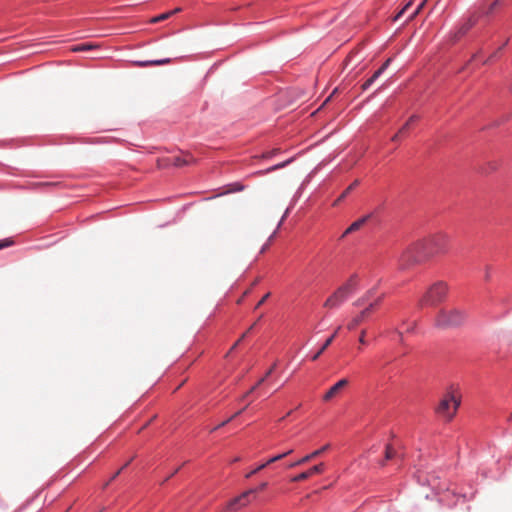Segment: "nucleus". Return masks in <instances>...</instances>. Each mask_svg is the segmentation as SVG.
Here are the masks:
<instances>
[{
	"label": "nucleus",
	"instance_id": "nucleus-29",
	"mask_svg": "<svg viewBox=\"0 0 512 512\" xmlns=\"http://www.w3.org/2000/svg\"><path fill=\"white\" fill-rule=\"evenodd\" d=\"M411 6V2H408L397 14L396 16L394 17V21H397L399 20L402 15L409 9V7Z\"/></svg>",
	"mask_w": 512,
	"mask_h": 512
},
{
	"label": "nucleus",
	"instance_id": "nucleus-42",
	"mask_svg": "<svg viewBox=\"0 0 512 512\" xmlns=\"http://www.w3.org/2000/svg\"><path fill=\"white\" fill-rule=\"evenodd\" d=\"M400 134H401V133H400L399 131H398L396 134H394V135L392 136V138H391V141H393V142L398 141V140H399V138H400Z\"/></svg>",
	"mask_w": 512,
	"mask_h": 512
},
{
	"label": "nucleus",
	"instance_id": "nucleus-36",
	"mask_svg": "<svg viewBox=\"0 0 512 512\" xmlns=\"http://www.w3.org/2000/svg\"><path fill=\"white\" fill-rule=\"evenodd\" d=\"M275 234H276V230L269 237L268 241L262 246L260 253H264L266 251V249L269 247L270 241L272 240V238L274 237Z\"/></svg>",
	"mask_w": 512,
	"mask_h": 512
},
{
	"label": "nucleus",
	"instance_id": "nucleus-38",
	"mask_svg": "<svg viewBox=\"0 0 512 512\" xmlns=\"http://www.w3.org/2000/svg\"><path fill=\"white\" fill-rule=\"evenodd\" d=\"M289 211L290 209L287 208L285 213L283 214L282 218L280 219L279 223H278V226H277V229L281 226V224L283 223V221L285 220V218L287 217V215L289 214Z\"/></svg>",
	"mask_w": 512,
	"mask_h": 512
},
{
	"label": "nucleus",
	"instance_id": "nucleus-34",
	"mask_svg": "<svg viewBox=\"0 0 512 512\" xmlns=\"http://www.w3.org/2000/svg\"><path fill=\"white\" fill-rule=\"evenodd\" d=\"M423 5H424V2L420 3L417 6V8L408 16L407 20L413 19L419 13V11L422 9Z\"/></svg>",
	"mask_w": 512,
	"mask_h": 512
},
{
	"label": "nucleus",
	"instance_id": "nucleus-6",
	"mask_svg": "<svg viewBox=\"0 0 512 512\" xmlns=\"http://www.w3.org/2000/svg\"><path fill=\"white\" fill-rule=\"evenodd\" d=\"M384 298V294L376 297L372 302L368 304L359 314H357L347 325L349 330L355 329L359 324H361L365 318H367L370 313L382 302Z\"/></svg>",
	"mask_w": 512,
	"mask_h": 512
},
{
	"label": "nucleus",
	"instance_id": "nucleus-48",
	"mask_svg": "<svg viewBox=\"0 0 512 512\" xmlns=\"http://www.w3.org/2000/svg\"><path fill=\"white\" fill-rule=\"evenodd\" d=\"M505 45H507V41H506V42H504V44H503L501 47H499V50L503 49V47H504Z\"/></svg>",
	"mask_w": 512,
	"mask_h": 512
},
{
	"label": "nucleus",
	"instance_id": "nucleus-23",
	"mask_svg": "<svg viewBox=\"0 0 512 512\" xmlns=\"http://www.w3.org/2000/svg\"><path fill=\"white\" fill-rule=\"evenodd\" d=\"M392 59L391 58H388L381 66L380 68H378L374 73L373 75L371 76V78H373L375 81L386 71V69L389 67L390 63H391Z\"/></svg>",
	"mask_w": 512,
	"mask_h": 512
},
{
	"label": "nucleus",
	"instance_id": "nucleus-43",
	"mask_svg": "<svg viewBox=\"0 0 512 512\" xmlns=\"http://www.w3.org/2000/svg\"><path fill=\"white\" fill-rule=\"evenodd\" d=\"M242 189H243V186L238 184V183H236L235 184V188L233 189V191H241Z\"/></svg>",
	"mask_w": 512,
	"mask_h": 512
},
{
	"label": "nucleus",
	"instance_id": "nucleus-13",
	"mask_svg": "<svg viewBox=\"0 0 512 512\" xmlns=\"http://www.w3.org/2000/svg\"><path fill=\"white\" fill-rule=\"evenodd\" d=\"M371 214L365 215L358 220L354 221L341 235V239L346 237L348 234L358 231L361 227H363L367 221L370 219Z\"/></svg>",
	"mask_w": 512,
	"mask_h": 512
},
{
	"label": "nucleus",
	"instance_id": "nucleus-37",
	"mask_svg": "<svg viewBox=\"0 0 512 512\" xmlns=\"http://www.w3.org/2000/svg\"><path fill=\"white\" fill-rule=\"evenodd\" d=\"M278 153V149H273L263 154V158H271Z\"/></svg>",
	"mask_w": 512,
	"mask_h": 512
},
{
	"label": "nucleus",
	"instance_id": "nucleus-15",
	"mask_svg": "<svg viewBox=\"0 0 512 512\" xmlns=\"http://www.w3.org/2000/svg\"><path fill=\"white\" fill-rule=\"evenodd\" d=\"M477 22V19L474 17H470L467 19L461 26L459 27L456 37L460 38L464 36Z\"/></svg>",
	"mask_w": 512,
	"mask_h": 512
},
{
	"label": "nucleus",
	"instance_id": "nucleus-33",
	"mask_svg": "<svg viewBox=\"0 0 512 512\" xmlns=\"http://www.w3.org/2000/svg\"><path fill=\"white\" fill-rule=\"evenodd\" d=\"M92 47L88 44H79L74 47L73 51H87L90 50Z\"/></svg>",
	"mask_w": 512,
	"mask_h": 512
},
{
	"label": "nucleus",
	"instance_id": "nucleus-20",
	"mask_svg": "<svg viewBox=\"0 0 512 512\" xmlns=\"http://www.w3.org/2000/svg\"><path fill=\"white\" fill-rule=\"evenodd\" d=\"M292 161H293V158H290V159H288L286 161H283L281 163L275 164V165L265 169L264 171H260L258 173L259 174H267V173L273 172L275 170L282 169V168L286 167L288 164H290Z\"/></svg>",
	"mask_w": 512,
	"mask_h": 512
},
{
	"label": "nucleus",
	"instance_id": "nucleus-17",
	"mask_svg": "<svg viewBox=\"0 0 512 512\" xmlns=\"http://www.w3.org/2000/svg\"><path fill=\"white\" fill-rule=\"evenodd\" d=\"M171 62L170 58L158 59V60H147V61H136L135 64L138 67H148V66H159L168 64Z\"/></svg>",
	"mask_w": 512,
	"mask_h": 512
},
{
	"label": "nucleus",
	"instance_id": "nucleus-44",
	"mask_svg": "<svg viewBox=\"0 0 512 512\" xmlns=\"http://www.w3.org/2000/svg\"><path fill=\"white\" fill-rule=\"evenodd\" d=\"M490 278V271H489V267L486 268V272H485V279L488 280Z\"/></svg>",
	"mask_w": 512,
	"mask_h": 512
},
{
	"label": "nucleus",
	"instance_id": "nucleus-9",
	"mask_svg": "<svg viewBox=\"0 0 512 512\" xmlns=\"http://www.w3.org/2000/svg\"><path fill=\"white\" fill-rule=\"evenodd\" d=\"M324 468H325L324 464L323 463H319L317 465H314L313 467H311L307 471L301 472L298 475L294 476L291 479V481L292 482H300V481L306 480V479H308L309 477H311L314 474L322 473L324 471Z\"/></svg>",
	"mask_w": 512,
	"mask_h": 512
},
{
	"label": "nucleus",
	"instance_id": "nucleus-41",
	"mask_svg": "<svg viewBox=\"0 0 512 512\" xmlns=\"http://www.w3.org/2000/svg\"><path fill=\"white\" fill-rule=\"evenodd\" d=\"M394 333L397 335L398 340L402 341V335H403L402 331L400 329H398V328H395L394 329Z\"/></svg>",
	"mask_w": 512,
	"mask_h": 512
},
{
	"label": "nucleus",
	"instance_id": "nucleus-50",
	"mask_svg": "<svg viewBox=\"0 0 512 512\" xmlns=\"http://www.w3.org/2000/svg\"><path fill=\"white\" fill-rule=\"evenodd\" d=\"M236 346H237V343H234L232 346V349H235Z\"/></svg>",
	"mask_w": 512,
	"mask_h": 512
},
{
	"label": "nucleus",
	"instance_id": "nucleus-51",
	"mask_svg": "<svg viewBox=\"0 0 512 512\" xmlns=\"http://www.w3.org/2000/svg\"><path fill=\"white\" fill-rule=\"evenodd\" d=\"M236 346H237V343H234L232 346V349H235Z\"/></svg>",
	"mask_w": 512,
	"mask_h": 512
},
{
	"label": "nucleus",
	"instance_id": "nucleus-3",
	"mask_svg": "<svg viewBox=\"0 0 512 512\" xmlns=\"http://www.w3.org/2000/svg\"><path fill=\"white\" fill-rule=\"evenodd\" d=\"M461 404V400L452 391L445 393L436 407V413L446 421H451Z\"/></svg>",
	"mask_w": 512,
	"mask_h": 512
},
{
	"label": "nucleus",
	"instance_id": "nucleus-27",
	"mask_svg": "<svg viewBox=\"0 0 512 512\" xmlns=\"http://www.w3.org/2000/svg\"><path fill=\"white\" fill-rule=\"evenodd\" d=\"M177 11H179V9H176V10H174V11L167 12V13H162V14H160V15H158V16H156V17H154V18L152 19V22L157 23V22L163 21V20L167 19L170 15H172L173 13H175V12H177Z\"/></svg>",
	"mask_w": 512,
	"mask_h": 512
},
{
	"label": "nucleus",
	"instance_id": "nucleus-12",
	"mask_svg": "<svg viewBox=\"0 0 512 512\" xmlns=\"http://www.w3.org/2000/svg\"><path fill=\"white\" fill-rule=\"evenodd\" d=\"M167 161L172 166L184 167L194 163L195 159L190 154H185L181 156H173L168 158Z\"/></svg>",
	"mask_w": 512,
	"mask_h": 512
},
{
	"label": "nucleus",
	"instance_id": "nucleus-16",
	"mask_svg": "<svg viewBox=\"0 0 512 512\" xmlns=\"http://www.w3.org/2000/svg\"><path fill=\"white\" fill-rule=\"evenodd\" d=\"M276 368V363H274L270 369L265 373V375L258 380V382L252 386L242 397V399H245L248 395L253 393L264 381L273 373L274 369Z\"/></svg>",
	"mask_w": 512,
	"mask_h": 512
},
{
	"label": "nucleus",
	"instance_id": "nucleus-26",
	"mask_svg": "<svg viewBox=\"0 0 512 512\" xmlns=\"http://www.w3.org/2000/svg\"><path fill=\"white\" fill-rule=\"evenodd\" d=\"M249 403L247 405H245L242 409H240L239 411H237L235 414H233L230 418H228L227 420L223 421L222 423H220L218 426H216L214 428V430L220 428V427H223L224 425H226L227 423H229L232 419H234L235 417L239 416L240 414L243 413V411L248 407Z\"/></svg>",
	"mask_w": 512,
	"mask_h": 512
},
{
	"label": "nucleus",
	"instance_id": "nucleus-24",
	"mask_svg": "<svg viewBox=\"0 0 512 512\" xmlns=\"http://www.w3.org/2000/svg\"><path fill=\"white\" fill-rule=\"evenodd\" d=\"M395 455L396 454H395L394 450L389 445H387L386 448H385V459L380 461L379 465L380 466H384L385 465V461L393 459L395 457Z\"/></svg>",
	"mask_w": 512,
	"mask_h": 512
},
{
	"label": "nucleus",
	"instance_id": "nucleus-14",
	"mask_svg": "<svg viewBox=\"0 0 512 512\" xmlns=\"http://www.w3.org/2000/svg\"><path fill=\"white\" fill-rule=\"evenodd\" d=\"M348 384L347 379H341L336 382L323 396L324 401L331 400L342 388Z\"/></svg>",
	"mask_w": 512,
	"mask_h": 512
},
{
	"label": "nucleus",
	"instance_id": "nucleus-28",
	"mask_svg": "<svg viewBox=\"0 0 512 512\" xmlns=\"http://www.w3.org/2000/svg\"><path fill=\"white\" fill-rule=\"evenodd\" d=\"M411 6V2H408L397 14L396 16L394 17V21H397L399 20L402 15L409 9V7Z\"/></svg>",
	"mask_w": 512,
	"mask_h": 512
},
{
	"label": "nucleus",
	"instance_id": "nucleus-21",
	"mask_svg": "<svg viewBox=\"0 0 512 512\" xmlns=\"http://www.w3.org/2000/svg\"><path fill=\"white\" fill-rule=\"evenodd\" d=\"M359 180H355L353 183H351L343 192L342 194L338 197V199L335 201V204H337L338 202L344 200L348 195L349 193L354 190L358 185H359Z\"/></svg>",
	"mask_w": 512,
	"mask_h": 512
},
{
	"label": "nucleus",
	"instance_id": "nucleus-22",
	"mask_svg": "<svg viewBox=\"0 0 512 512\" xmlns=\"http://www.w3.org/2000/svg\"><path fill=\"white\" fill-rule=\"evenodd\" d=\"M392 59L391 58H388L381 66L380 68H378L374 73L373 75L371 76V78H373L375 81L386 71V69L389 67L390 63H391Z\"/></svg>",
	"mask_w": 512,
	"mask_h": 512
},
{
	"label": "nucleus",
	"instance_id": "nucleus-18",
	"mask_svg": "<svg viewBox=\"0 0 512 512\" xmlns=\"http://www.w3.org/2000/svg\"><path fill=\"white\" fill-rule=\"evenodd\" d=\"M339 329L340 327H338V329L323 343L321 348L314 355L311 356L312 361H316L320 357V355L330 346L335 336L337 335Z\"/></svg>",
	"mask_w": 512,
	"mask_h": 512
},
{
	"label": "nucleus",
	"instance_id": "nucleus-47",
	"mask_svg": "<svg viewBox=\"0 0 512 512\" xmlns=\"http://www.w3.org/2000/svg\"><path fill=\"white\" fill-rule=\"evenodd\" d=\"M497 55V52H494V54L490 57V59L488 61H490L492 58L496 57Z\"/></svg>",
	"mask_w": 512,
	"mask_h": 512
},
{
	"label": "nucleus",
	"instance_id": "nucleus-31",
	"mask_svg": "<svg viewBox=\"0 0 512 512\" xmlns=\"http://www.w3.org/2000/svg\"><path fill=\"white\" fill-rule=\"evenodd\" d=\"M374 83L375 80L373 78H368L361 86L362 91L368 90Z\"/></svg>",
	"mask_w": 512,
	"mask_h": 512
},
{
	"label": "nucleus",
	"instance_id": "nucleus-5",
	"mask_svg": "<svg viewBox=\"0 0 512 512\" xmlns=\"http://www.w3.org/2000/svg\"><path fill=\"white\" fill-rule=\"evenodd\" d=\"M267 486H268L267 482H262L258 486L254 487V488H250V489L244 491L239 496H237L234 499L230 500L227 503V506H226L225 510L226 511H236L239 508L246 506L250 502L249 497L251 495H255L258 492L263 491L264 489L267 488Z\"/></svg>",
	"mask_w": 512,
	"mask_h": 512
},
{
	"label": "nucleus",
	"instance_id": "nucleus-32",
	"mask_svg": "<svg viewBox=\"0 0 512 512\" xmlns=\"http://www.w3.org/2000/svg\"><path fill=\"white\" fill-rule=\"evenodd\" d=\"M13 244V241L11 238H6L3 240H0V250L6 247H9Z\"/></svg>",
	"mask_w": 512,
	"mask_h": 512
},
{
	"label": "nucleus",
	"instance_id": "nucleus-11",
	"mask_svg": "<svg viewBox=\"0 0 512 512\" xmlns=\"http://www.w3.org/2000/svg\"><path fill=\"white\" fill-rule=\"evenodd\" d=\"M347 297H350L358 289V276L353 274L343 285L338 288Z\"/></svg>",
	"mask_w": 512,
	"mask_h": 512
},
{
	"label": "nucleus",
	"instance_id": "nucleus-49",
	"mask_svg": "<svg viewBox=\"0 0 512 512\" xmlns=\"http://www.w3.org/2000/svg\"><path fill=\"white\" fill-rule=\"evenodd\" d=\"M236 346H237V343H234L232 346V349H235Z\"/></svg>",
	"mask_w": 512,
	"mask_h": 512
},
{
	"label": "nucleus",
	"instance_id": "nucleus-40",
	"mask_svg": "<svg viewBox=\"0 0 512 512\" xmlns=\"http://www.w3.org/2000/svg\"><path fill=\"white\" fill-rule=\"evenodd\" d=\"M269 295H270L269 293L265 294V295L261 298V300L257 303L256 308H258L259 306H261V305L266 301V299L269 297Z\"/></svg>",
	"mask_w": 512,
	"mask_h": 512
},
{
	"label": "nucleus",
	"instance_id": "nucleus-7",
	"mask_svg": "<svg viewBox=\"0 0 512 512\" xmlns=\"http://www.w3.org/2000/svg\"><path fill=\"white\" fill-rule=\"evenodd\" d=\"M329 447H330V445L326 444V445L322 446L320 449L313 451L312 453L302 457L301 459H299L297 461L289 462L286 464V468L290 469V468H294V467L300 466L302 464H305V463L309 462L310 460L320 456L322 453L327 451L329 449Z\"/></svg>",
	"mask_w": 512,
	"mask_h": 512
},
{
	"label": "nucleus",
	"instance_id": "nucleus-25",
	"mask_svg": "<svg viewBox=\"0 0 512 512\" xmlns=\"http://www.w3.org/2000/svg\"><path fill=\"white\" fill-rule=\"evenodd\" d=\"M419 120V116L414 114V115H411L409 117V119L407 120V122L399 129V132L400 133H404L412 123L416 122Z\"/></svg>",
	"mask_w": 512,
	"mask_h": 512
},
{
	"label": "nucleus",
	"instance_id": "nucleus-19",
	"mask_svg": "<svg viewBox=\"0 0 512 512\" xmlns=\"http://www.w3.org/2000/svg\"><path fill=\"white\" fill-rule=\"evenodd\" d=\"M375 292H376V288L373 287L371 289H369L362 297H360L359 299H357L353 305L356 306V307H359V306H362L364 305L366 302H368L369 300H371L372 298H374L375 296Z\"/></svg>",
	"mask_w": 512,
	"mask_h": 512
},
{
	"label": "nucleus",
	"instance_id": "nucleus-8",
	"mask_svg": "<svg viewBox=\"0 0 512 512\" xmlns=\"http://www.w3.org/2000/svg\"><path fill=\"white\" fill-rule=\"evenodd\" d=\"M349 297H347L343 292L337 289L327 300L324 302V307L333 309L338 308L341 304H343Z\"/></svg>",
	"mask_w": 512,
	"mask_h": 512
},
{
	"label": "nucleus",
	"instance_id": "nucleus-35",
	"mask_svg": "<svg viewBox=\"0 0 512 512\" xmlns=\"http://www.w3.org/2000/svg\"><path fill=\"white\" fill-rule=\"evenodd\" d=\"M499 3H500V0H494V1L490 4V6H489L488 10L485 12V14H490V13H492V12H493V10H494V8H495L496 6H498V5H499Z\"/></svg>",
	"mask_w": 512,
	"mask_h": 512
},
{
	"label": "nucleus",
	"instance_id": "nucleus-1",
	"mask_svg": "<svg viewBox=\"0 0 512 512\" xmlns=\"http://www.w3.org/2000/svg\"><path fill=\"white\" fill-rule=\"evenodd\" d=\"M448 242L449 236L444 233H439L429 239L415 242L407 247L399 256L398 261L400 268L406 269L434 255L446 253L448 251Z\"/></svg>",
	"mask_w": 512,
	"mask_h": 512
},
{
	"label": "nucleus",
	"instance_id": "nucleus-10",
	"mask_svg": "<svg viewBox=\"0 0 512 512\" xmlns=\"http://www.w3.org/2000/svg\"><path fill=\"white\" fill-rule=\"evenodd\" d=\"M293 452L292 449H289L281 454H278V455H275L271 458H269L265 463L257 466L256 468H254L252 471H250L249 473L246 474V478H250L252 477L254 474L258 473L259 471H261L262 469H264L267 465L271 464V463H274L276 461H279L281 459H283L284 457L290 455L291 453Z\"/></svg>",
	"mask_w": 512,
	"mask_h": 512
},
{
	"label": "nucleus",
	"instance_id": "nucleus-39",
	"mask_svg": "<svg viewBox=\"0 0 512 512\" xmlns=\"http://www.w3.org/2000/svg\"><path fill=\"white\" fill-rule=\"evenodd\" d=\"M365 333H366V331H365V330H362V331H361V334H360V337H359V342H360L361 344H366V340H365Z\"/></svg>",
	"mask_w": 512,
	"mask_h": 512
},
{
	"label": "nucleus",
	"instance_id": "nucleus-46",
	"mask_svg": "<svg viewBox=\"0 0 512 512\" xmlns=\"http://www.w3.org/2000/svg\"><path fill=\"white\" fill-rule=\"evenodd\" d=\"M176 472H178V469H175V471L169 475L168 477H166L165 481H167L171 476H173Z\"/></svg>",
	"mask_w": 512,
	"mask_h": 512
},
{
	"label": "nucleus",
	"instance_id": "nucleus-45",
	"mask_svg": "<svg viewBox=\"0 0 512 512\" xmlns=\"http://www.w3.org/2000/svg\"><path fill=\"white\" fill-rule=\"evenodd\" d=\"M414 327H415V323H413L412 325H410L409 327H407L406 331L407 332H412L414 330Z\"/></svg>",
	"mask_w": 512,
	"mask_h": 512
},
{
	"label": "nucleus",
	"instance_id": "nucleus-30",
	"mask_svg": "<svg viewBox=\"0 0 512 512\" xmlns=\"http://www.w3.org/2000/svg\"><path fill=\"white\" fill-rule=\"evenodd\" d=\"M130 461L126 462L118 471H116L110 478V480L106 483L108 485L111 481L115 480L118 475L129 465Z\"/></svg>",
	"mask_w": 512,
	"mask_h": 512
},
{
	"label": "nucleus",
	"instance_id": "nucleus-4",
	"mask_svg": "<svg viewBox=\"0 0 512 512\" xmlns=\"http://www.w3.org/2000/svg\"><path fill=\"white\" fill-rule=\"evenodd\" d=\"M466 314L459 309L440 310L435 318V325L438 328H454L464 323Z\"/></svg>",
	"mask_w": 512,
	"mask_h": 512
},
{
	"label": "nucleus",
	"instance_id": "nucleus-2",
	"mask_svg": "<svg viewBox=\"0 0 512 512\" xmlns=\"http://www.w3.org/2000/svg\"><path fill=\"white\" fill-rule=\"evenodd\" d=\"M448 293V285L444 281L433 283L424 295L419 299L418 306H436L446 299Z\"/></svg>",
	"mask_w": 512,
	"mask_h": 512
}]
</instances>
